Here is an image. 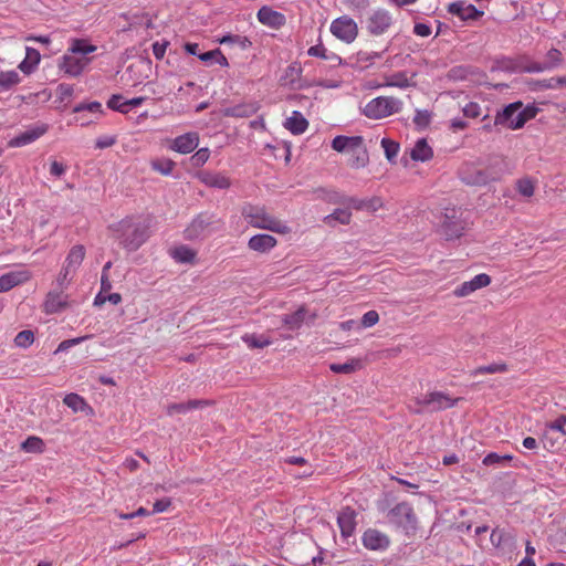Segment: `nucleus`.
Here are the masks:
<instances>
[{"label": "nucleus", "instance_id": "f257e3e1", "mask_svg": "<svg viewBox=\"0 0 566 566\" xmlns=\"http://www.w3.org/2000/svg\"><path fill=\"white\" fill-rule=\"evenodd\" d=\"M148 224L134 217H127L108 227L112 237L129 251H136L148 239Z\"/></svg>", "mask_w": 566, "mask_h": 566}, {"label": "nucleus", "instance_id": "f03ea898", "mask_svg": "<svg viewBox=\"0 0 566 566\" xmlns=\"http://www.w3.org/2000/svg\"><path fill=\"white\" fill-rule=\"evenodd\" d=\"M522 106V102L509 104L502 112L496 114L494 124L512 130L522 128L527 120L534 118L537 114L535 106H526L523 109Z\"/></svg>", "mask_w": 566, "mask_h": 566}, {"label": "nucleus", "instance_id": "7ed1b4c3", "mask_svg": "<svg viewBox=\"0 0 566 566\" xmlns=\"http://www.w3.org/2000/svg\"><path fill=\"white\" fill-rule=\"evenodd\" d=\"M242 216L253 228L269 230L279 234H287L291 231V228L285 222L268 213L263 207L249 205L243 208Z\"/></svg>", "mask_w": 566, "mask_h": 566}, {"label": "nucleus", "instance_id": "20e7f679", "mask_svg": "<svg viewBox=\"0 0 566 566\" xmlns=\"http://www.w3.org/2000/svg\"><path fill=\"white\" fill-rule=\"evenodd\" d=\"M403 102L395 96H377L361 107V113L369 119L378 120L398 114Z\"/></svg>", "mask_w": 566, "mask_h": 566}, {"label": "nucleus", "instance_id": "39448f33", "mask_svg": "<svg viewBox=\"0 0 566 566\" xmlns=\"http://www.w3.org/2000/svg\"><path fill=\"white\" fill-rule=\"evenodd\" d=\"M459 400L460 398H453L443 391H430L422 398H416L410 411L416 415L424 411L438 412L454 407Z\"/></svg>", "mask_w": 566, "mask_h": 566}, {"label": "nucleus", "instance_id": "423d86ee", "mask_svg": "<svg viewBox=\"0 0 566 566\" xmlns=\"http://www.w3.org/2000/svg\"><path fill=\"white\" fill-rule=\"evenodd\" d=\"M85 258V248L76 244L69 251L64 264L57 275L56 282L61 287H66L75 276L76 271L81 266Z\"/></svg>", "mask_w": 566, "mask_h": 566}, {"label": "nucleus", "instance_id": "0eeeda50", "mask_svg": "<svg viewBox=\"0 0 566 566\" xmlns=\"http://www.w3.org/2000/svg\"><path fill=\"white\" fill-rule=\"evenodd\" d=\"M460 177L463 182L471 186H484L489 182L496 181L501 175L493 168H480L474 164L467 163L461 167Z\"/></svg>", "mask_w": 566, "mask_h": 566}, {"label": "nucleus", "instance_id": "6e6552de", "mask_svg": "<svg viewBox=\"0 0 566 566\" xmlns=\"http://www.w3.org/2000/svg\"><path fill=\"white\" fill-rule=\"evenodd\" d=\"M389 522L407 534L416 528V514L410 504L402 502L397 504L388 513Z\"/></svg>", "mask_w": 566, "mask_h": 566}, {"label": "nucleus", "instance_id": "1a4fd4ad", "mask_svg": "<svg viewBox=\"0 0 566 566\" xmlns=\"http://www.w3.org/2000/svg\"><path fill=\"white\" fill-rule=\"evenodd\" d=\"M331 32L338 40L352 43L358 35V25L350 17L342 15L331 23Z\"/></svg>", "mask_w": 566, "mask_h": 566}, {"label": "nucleus", "instance_id": "9d476101", "mask_svg": "<svg viewBox=\"0 0 566 566\" xmlns=\"http://www.w3.org/2000/svg\"><path fill=\"white\" fill-rule=\"evenodd\" d=\"M392 24V17L385 9L375 10L367 19L366 28L373 35L386 33Z\"/></svg>", "mask_w": 566, "mask_h": 566}, {"label": "nucleus", "instance_id": "9b49d317", "mask_svg": "<svg viewBox=\"0 0 566 566\" xmlns=\"http://www.w3.org/2000/svg\"><path fill=\"white\" fill-rule=\"evenodd\" d=\"M199 145V134L186 133L169 140V149L182 155L192 153Z\"/></svg>", "mask_w": 566, "mask_h": 566}, {"label": "nucleus", "instance_id": "f8f14e48", "mask_svg": "<svg viewBox=\"0 0 566 566\" xmlns=\"http://www.w3.org/2000/svg\"><path fill=\"white\" fill-rule=\"evenodd\" d=\"M32 273L24 268L2 274L0 276V293L8 292L15 286L22 285L30 281Z\"/></svg>", "mask_w": 566, "mask_h": 566}, {"label": "nucleus", "instance_id": "ddd939ff", "mask_svg": "<svg viewBox=\"0 0 566 566\" xmlns=\"http://www.w3.org/2000/svg\"><path fill=\"white\" fill-rule=\"evenodd\" d=\"M491 284V276L486 273H480L472 280L465 281L457 286L453 291V295L457 297H465L474 293L475 291L486 287Z\"/></svg>", "mask_w": 566, "mask_h": 566}, {"label": "nucleus", "instance_id": "4468645a", "mask_svg": "<svg viewBox=\"0 0 566 566\" xmlns=\"http://www.w3.org/2000/svg\"><path fill=\"white\" fill-rule=\"evenodd\" d=\"M88 63L90 59H80L66 53L62 56L59 67L70 76H78Z\"/></svg>", "mask_w": 566, "mask_h": 566}, {"label": "nucleus", "instance_id": "2eb2a0df", "mask_svg": "<svg viewBox=\"0 0 566 566\" xmlns=\"http://www.w3.org/2000/svg\"><path fill=\"white\" fill-rule=\"evenodd\" d=\"M363 544L366 548L371 551H382L389 546V537L375 528H368L363 534Z\"/></svg>", "mask_w": 566, "mask_h": 566}, {"label": "nucleus", "instance_id": "dca6fc26", "mask_svg": "<svg viewBox=\"0 0 566 566\" xmlns=\"http://www.w3.org/2000/svg\"><path fill=\"white\" fill-rule=\"evenodd\" d=\"M448 12L464 21L478 20L483 15V11L478 10L473 4H467L464 1L451 2L448 6Z\"/></svg>", "mask_w": 566, "mask_h": 566}, {"label": "nucleus", "instance_id": "f3484780", "mask_svg": "<svg viewBox=\"0 0 566 566\" xmlns=\"http://www.w3.org/2000/svg\"><path fill=\"white\" fill-rule=\"evenodd\" d=\"M337 524L343 537H350L356 528V512L349 506L343 507L337 516Z\"/></svg>", "mask_w": 566, "mask_h": 566}, {"label": "nucleus", "instance_id": "a211bd4d", "mask_svg": "<svg viewBox=\"0 0 566 566\" xmlns=\"http://www.w3.org/2000/svg\"><path fill=\"white\" fill-rule=\"evenodd\" d=\"M46 130L48 127L45 125L33 127L10 139L8 146L11 148L27 146L43 136Z\"/></svg>", "mask_w": 566, "mask_h": 566}, {"label": "nucleus", "instance_id": "6ab92c4d", "mask_svg": "<svg viewBox=\"0 0 566 566\" xmlns=\"http://www.w3.org/2000/svg\"><path fill=\"white\" fill-rule=\"evenodd\" d=\"M256 17L260 23L274 29H280L286 21L283 13L266 6L259 9Z\"/></svg>", "mask_w": 566, "mask_h": 566}, {"label": "nucleus", "instance_id": "aec40b11", "mask_svg": "<svg viewBox=\"0 0 566 566\" xmlns=\"http://www.w3.org/2000/svg\"><path fill=\"white\" fill-rule=\"evenodd\" d=\"M563 62V54L558 49H551L546 54V62L538 63L534 62L525 67V70L530 73H539L546 70H552Z\"/></svg>", "mask_w": 566, "mask_h": 566}, {"label": "nucleus", "instance_id": "412c9836", "mask_svg": "<svg viewBox=\"0 0 566 566\" xmlns=\"http://www.w3.org/2000/svg\"><path fill=\"white\" fill-rule=\"evenodd\" d=\"M211 223V216H208L207 213L198 214L185 229V238L188 240H193L200 237Z\"/></svg>", "mask_w": 566, "mask_h": 566}, {"label": "nucleus", "instance_id": "4be33fe9", "mask_svg": "<svg viewBox=\"0 0 566 566\" xmlns=\"http://www.w3.org/2000/svg\"><path fill=\"white\" fill-rule=\"evenodd\" d=\"M457 211L451 210V214L446 213V220L442 223V233L447 240L458 239L464 231L463 223L455 219Z\"/></svg>", "mask_w": 566, "mask_h": 566}, {"label": "nucleus", "instance_id": "5701e85b", "mask_svg": "<svg viewBox=\"0 0 566 566\" xmlns=\"http://www.w3.org/2000/svg\"><path fill=\"white\" fill-rule=\"evenodd\" d=\"M415 75L416 74H411V76H409L406 71H400L389 75H385L384 82L379 86L408 88L416 85L415 82L412 81Z\"/></svg>", "mask_w": 566, "mask_h": 566}, {"label": "nucleus", "instance_id": "b1692460", "mask_svg": "<svg viewBox=\"0 0 566 566\" xmlns=\"http://www.w3.org/2000/svg\"><path fill=\"white\" fill-rule=\"evenodd\" d=\"M276 244L277 240L271 234H255L248 241V248L259 253H268Z\"/></svg>", "mask_w": 566, "mask_h": 566}, {"label": "nucleus", "instance_id": "393cba45", "mask_svg": "<svg viewBox=\"0 0 566 566\" xmlns=\"http://www.w3.org/2000/svg\"><path fill=\"white\" fill-rule=\"evenodd\" d=\"M348 154L350 155L348 158V165L354 169L364 168L369 163L368 151L364 146V143L354 146Z\"/></svg>", "mask_w": 566, "mask_h": 566}, {"label": "nucleus", "instance_id": "a878e982", "mask_svg": "<svg viewBox=\"0 0 566 566\" xmlns=\"http://www.w3.org/2000/svg\"><path fill=\"white\" fill-rule=\"evenodd\" d=\"M258 109V103L247 102L226 108L224 115L229 117L245 118L254 115Z\"/></svg>", "mask_w": 566, "mask_h": 566}, {"label": "nucleus", "instance_id": "bb28decb", "mask_svg": "<svg viewBox=\"0 0 566 566\" xmlns=\"http://www.w3.org/2000/svg\"><path fill=\"white\" fill-rule=\"evenodd\" d=\"M284 127L292 134L300 135L307 129L308 122L298 111H294L292 115L286 118Z\"/></svg>", "mask_w": 566, "mask_h": 566}, {"label": "nucleus", "instance_id": "cd10ccee", "mask_svg": "<svg viewBox=\"0 0 566 566\" xmlns=\"http://www.w3.org/2000/svg\"><path fill=\"white\" fill-rule=\"evenodd\" d=\"M302 76V67L297 63H293L289 65L283 75L280 78V82L284 86H290L292 88L300 87L298 83Z\"/></svg>", "mask_w": 566, "mask_h": 566}, {"label": "nucleus", "instance_id": "c85d7f7f", "mask_svg": "<svg viewBox=\"0 0 566 566\" xmlns=\"http://www.w3.org/2000/svg\"><path fill=\"white\" fill-rule=\"evenodd\" d=\"M363 144L361 136H336L332 142V148L338 153H348L354 146Z\"/></svg>", "mask_w": 566, "mask_h": 566}, {"label": "nucleus", "instance_id": "c756f323", "mask_svg": "<svg viewBox=\"0 0 566 566\" xmlns=\"http://www.w3.org/2000/svg\"><path fill=\"white\" fill-rule=\"evenodd\" d=\"M209 405L207 400L193 399L187 402L171 403L167 407V415L186 413L191 409L202 408Z\"/></svg>", "mask_w": 566, "mask_h": 566}, {"label": "nucleus", "instance_id": "7c9ffc66", "mask_svg": "<svg viewBox=\"0 0 566 566\" xmlns=\"http://www.w3.org/2000/svg\"><path fill=\"white\" fill-rule=\"evenodd\" d=\"M410 156L416 161H428L433 157V150L424 138L417 140Z\"/></svg>", "mask_w": 566, "mask_h": 566}, {"label": "nucleus", "instance_id": "2f4dec72", "mask_svg": "<svg viewBox=\"0 0 566 566\" xmlns=\"http://www.w3.org/2000/svg\"><path fill=\"white\" fill-rule=\"evenodd\" d=\"M41 54L36 49L27 48L25 57L20 63L19 69L23 73H30L40 63Z\"/></svg>", "mask_w": 566, "mask_h": 566}, {"label": "nucleus", "instance_id": "473e14b6", "mask_svg": "<svg viewBox=\"0 0 566 566\" xmlns=\"http://www.w3.org/2000/svg\"><path fill=\"white\" fill-rule=\"evenodd\" d=\"M65 302L62 300V295L59 293L50 292L43 304L44 312L46 314H54L63 310Z\"/></svg>", "mask_w": 566, "mask_h": 566}, {"label": "nucleus", "instance_id": "72a5a7b5", "mask_svg": "<svg viewBox=\"0 0 566 566\" xmlns=\"http://www.w3.org/2000/svg\"><path fill=\"white\" fill-rule=\"evenodd\" d=\"M305 315H306V308L304 306H301L294 313L284 315L282 321L285 326H287L290 329L294 331V329H298L302 326V324L305 319Z\"/></svg>", "mask_w": 566, "mask_h": 566}, {"label": "nucleus", "instance_id": "f704fd0d", "mask_svg": "<svg viewBox=\"0 0 566 566\" xmlns=\"http://www.w3.org/2000/svg\"><path fill=\"white\" fill-rule=\"evenodd\" d=\"M171 256L180 263H193L196 259V251L190 249L187 245H179L171 250L170 252Z\"/></svg>", "mask_w": 566, "mask_h": 566}, {"label": "nucleus", "instance_id": "c9c22d12", "mask_svg": "<svg viewBox=\"0 0 566 566\" xmlns=\"http://www.w3.org/2000/svg\"><path fill=\"white\" fill-rule=\"evenodd\" d=\"M541 441L544 448L551 451H555L562 447L565 439L556 433H551L548 429H545L542 434Z\"/></svg>", "mask_w": 566, "mask_h": 566}, {"label": "nucleus", "instance_id": "e433bc0d", "mask_svg": "<svg viewBox=\"0 0 566 566\" xmlns=\"http://www.w3.org/2000/svg\"><path fill=\"white\" fill-rule=\"evenodd\" d=\"M175 166V161L169 158H156L150 161L151 169L163 176L171 175Z\"/></svg>", "mask_w": 566, "mask_h": 566}, {"label": "nucleus", "instance_id": "4c0bfd02", "mask_svg": "<svg viewBox=\"0 0 566 566\" xmlns=\"http://www.w3.org/2000/svg\"><path fill=\"white\" fill-rule=\"evenodd\" d=\"M352 220V212L348 209H336L333 213L325 217L324 221L328 226H335L336 222L340 224H348Z\"/></svg>", "mask_w": 566, "mask_h": 566}, {"label": "nucleus", "instance_id": "58836bf2", "mask_svg": "<svg viewBox=\"0 0 566 566\" xmlns=\"http://www.w3.org/2000/svg\"><path fill=\"white\" fill-rule=\"evenodd\" d=\"M361 368L360 359L353 358L344 364H331L329 369L335 374H352Z\"/></svg>", "mask_w": 566, "mask_h": 566}, {"label": "nucleus", "instance_id": "ea45409f", "mask_svg": "<svg viewBox=\"0 0 566 566\" xmlns=\"http://www.w3.org/2000/svg\"><path fill=\"white\" fill-rule=\"evenodd\" d=\"M96 46L84 39H73L69 51L73 54H90L96 51Z\"/></svg>", "mask_w": 566, "mask_h": 566}, {"label": "nucleus", "instance_id": "a19ab883", "mask_svg": "<svg viewBox=\"0 0 566 566\" xmlns=\"http://www.w3.org/2000/svg\"><path fill=\"white\" fill-rule=\"evenodd\" d=\"M242 340L250 348H264L272 344L271 339L264 335L245 334L242 336Z\"/></svg>", "mask_w": 566, "mask_h": 566}, {"label": "nucleus", "instance_id": "79ce46f5", "mask_svg": "<svg viewBox=\"0 0 566 566\" xmlns=\"http://www.w3.org/2000/svg\"><path fill=\"white\" fill-rule=\"evenodd\" d=\"M63 402L74 412L84 411L86 408H90L83 397L73 392L66 395L63 399Z\"/></svg>", "mask_w": 566, "mask_h": 566}, {"label": "nucleus", "instance_id": "37998d69", "mask_svg": "<svg viewBox=\"0 0 566 566\" xmlns=\"http://www.w3.org/2000/svg\"><path fill=\"white\" fill-rule=\"evenodd\" d=\"M515 187L517 192L524 198H531L535 193V181L528 177L518 179Z\"/></svg>", "mask_w": 566, "mask_h": 566}, {"label": "nucleus", "instance_id": "c03bdc74", "mask_svg": "<svg viewBox=\"0 0 566 566\" xmlns=\"http://www.w3.org/2000/svg\"><path fill=\"white\" fill-rule=\"evenodd\" d=\"M509 370V367L505 363H493L488 366H481L471 371L472 377H476L483 374H496V373H505Z\"/></svg>", "mask_w": 566, "mask_h": 566}, {"label": "nucleus", "instance_id": "a18cd8bd", "mask_svg": "<svg viewBox=\"0 0 566 566\" xmlns=\"http://www.w3.org/2000/svg\"><path fill=\"white\" fill-rule=\"evenodd\" d=\"M21 449L25 452L42 453L44 451V442L41 438L31 436L22 442Z\"/></svg>", "mask_w": 566, "mask_h": 566}, {"label": "nucleus", "instance_id": "49530a36", "mask_svg": "<svg viewBox=\"0 0 566 566\" xmlns=\"http://www.w3.org/2000/svg\"><path fill=\"white\" fill-rule=\"evenodd\" d=\"M203 181L206 185L219 189H227L231 186L230 179L221 174L209 175L203 179Z\"/></svg>", "mask_w": 566, "mask_h": 566}, {"label": "nucleus", "instance_id": "de8ad7c7", "mask_svg": "<svg viewBox=\"0 0 566 566\" xmlns=\"http://www.w3.org/2000/svg\"><path fill=\"white\" fill-rule=\"evenodd\" d=\"M34 342V334L30 329L21 331L14 337V344L17 347L28 348Z\"/></svg>", "mask_w": 566, "mask_h": 566}, {"label": "nucleus", "instance_id": "09e8293b", "mask_svg": "<svg viewBox=\"0 0 566 566\" xmlns=\"http://www.w3.org/2000/svg\"><path fill=\"white\" fill-rule=\"evenodd\" d=\"M380 144L381 147L384 148L386 158L389 161H392L399 153V144L389 138H382Z\"/></svg>", "mask_w": 566, "mask_h": 566}, {"label": "nucleus", "instance_id": "8fccbe9b", "mask_svg": "<svg viewBox=\"0 0 566 566\" xmlns=\"http://www.w3.org/2000/svg\"><path fill=\"white\" fill-rule=\"evenodd\" d=\"M20 82V76L15 71L0 73V86L8 90Z\"/></svg>", "mask_w": 566, "mask_h": 566}, {"label": "nucleus", "instance_id": "3c124183", "mask_svg": "<svg viewBox=\"0 0 566 566\" xmlns=\"http://www.w3.org/2000/svg\"><path fill=\"white\" fill-rule=\"evenodd\" d=\"M566 416H559L555 421L546 424L545 429H548L551 433H556L559 437L566 438Z\"/></svg>", "mask_w": 566, "mask_h": 566}, {"label": "nucleus", "instance_id": "603ef678", "mask_svg": "<svg viewBox=\"0 0 566 566\" xmlns=\"http://www.w3.org/2000/svg\"><path fill=\"white\" fill-rule=\"evenodd\" d=\"M84 111H87L92 114H97V115L103 114L102 104L99 102H91V103H86V104L81 103L73 108V113H82Z\"/></svg>", "mask_w": 566, "mask_h": 566}, {"label": "nucleus", "instance_id": "864d4df0", "mask_svg": "<svg viewBox=\"0 0 566 566\" xmlns=\"http://www.w3.org/2000/svg\"><path fill=\"white\" fill-rule=\"evenodd\" d=\"M209 157L210 150L207 147L200 148L191 156V165L193 167H201L208 161Z\"/></svg>", "mask_w": 566, "mask_h": 566}, {"label": "nucleus", "instance_id": "5fc2aeb1", "mask_svg": "<svg viewBox=\"0 0 566 566\" xmlns=\"http://www.w3.org/2000/svg\"><path fill=\"white\" fill-rule=\"evenodd\" d=\"M512 459H513V457L510 454L500 455L495 452H491L484 457L482 462L484 465H494V464H500L502 462H509Z\"/></svg>", "mask_w": 566, "mask_h": 566}, {"label": "nucleus", "instance_id": "6e6d98bb", "mask_svg": "<svg viewBox=\"0 0 566 566\" xmlns=\"http://www.w3.org/2000/svg\"><path fill=\"white\" fill-rule=\"evenodd\" d=\"M90 337L91 336L86 335V336H81V337L63 340V342H61L59 344V346L55 349L54 354H57V353H61V352H65V350L70 349L71 347L83 343L85 339H87Z\"/></svg>", "mask_w": 566, "mask_h": 566}, {"label": "nucleus", "instance_id": "4d7b16f0", "mask_svg": "<svg viewBox=\"0 0 566 566\" xmlns=\"http://www.w3.org/2000/svg\"><path fill=\"white\" fill-rule=\"evenodd\" d=\"M73 93L74 88L71 84L62 83L56 87V95L61 102L71 98Z\"/></svg>", "mask_w": 566, "mask_h": 566}, {"label": "nucleus", "instance_id": "13d9d810", "mask_svg": "<svg viewBox=\"0 0 566 566\" xmlns=\"http://www.w3.org/2000/svg\"><path fill=\"white\" fill-rule=\"evenodd\" d=\"M378 322L379 314L374 310L366 312L361 317V325L366 328L376 325Z\"/></svg>", "mask_w": 566, "mask_h": 566}, {"label": "nucleus", "instance_id": "bf43d9fd", "mask_svg": "<svg viewBox=\"0 0 566 566\" xmlns=\"http://www.w3.org/2000/svg\"><path fill=\"white\" fill-rule=\"evenodd\" d=\"M430 113L428 111H417L413 117V123L419 127H426L430 123Z\"/></svg>", "mask_w": 566, "mask_h": 566}, {"label": "nucleus", "instance_id": "052dcab7", "mask_svg": "<svg viewBox=\"0 0 566 566\" xmlns=\"http://www.w3.org/2000/svg\"><path fill=\"white\" fill-rule=\"evenodd\" d=\"M116 144V137L111 135H105L102 137H98L95 142V147L98 149H105L108 147H112Z\"/></svg>", "mask_w": 566, "mask_h": 566}, {"label": "nucleus", "instance_id": "680f3d73", "mask_svg": "<svg viewBox=\"0 0 566 566\" xmlns=\"http://www.w3.org/2000/svg\"><path fill=\"white\" fill-rule=\"evenodd\" d=\"M327 50L323 44L313 45L307 50V54L314 57H321L327 60Z\"/></svg>", "mask_w": 566, "mask_h": 566}, {"label": "nucleus", "instance_id": "e2e57ef3", "mask_svg": "<svg viewBox=\"0 0 566 566\" xmlns=\"http://www.w3.org/2000/svg\"><path fill=\"white\" fill-rule=\"evenodd\" d=\"M171 506V500L168 497L158 500L154 503L153 506V513H163L168 511V509Z\"/></svg>", "mask_w": 566, "mask_h": 566}, {"label": "nucleus", "instance_id": "0e129e2a", "mask_svg": "<svg viewBox=\"0 0 566 566\" xmlns=\"http://www.w3.org/2000/svg\"><path fill=\"white\" fill-rule=\"evenodd\" d=\"M481 108L476 103H469L463 108V113L467 117L475 118L480 115Z\"/></svg>", "mask_w": 566, "mask_h": 566}, {"label": "nucleus", "instance_id": "69168bd1", "mask_svg": "<svg viewBox=\"0 0 566 566\" xmlns=\"http://www.w3.org/2000/svg\"><path fill=\"white\" fill-rule=\"evenodd\" d=\"M66 171V166L60 161L53 160L50 165V174L55 177H61Z\"/></svg>", "mask_w": 566, "mask_h": 566}, {"label": "nucleus", "instance_id": "338daca9", "mask_svg": "<svg viewBox=\"0 0 566 566\" xmlns=\"http://www.w3.org/2000/svg\"><path fill=\"white\" fill-rule=\"evenodd\" d=\"M413 32L418 36L426 38L431 34V28L426 23H416L413 27Z\"/></svg>", "mask_w": 566, "mask_h": 566}, {"label": "nucleus", "instance_id": "774afa93", "mask_svg": "<svg viewBox=\"0 0 566 566\" xmlns=\"http://www.w3.org/2000/svg\"><path fill=\"white\" fill-rule=\"evenodd\" d=\"M123 96L118 94L112 95V97L107 101V107L118 112L120 109V105L123 104Z\"/></svg>", "mask_w": 566, "mask_h": 566}]
</instances>
